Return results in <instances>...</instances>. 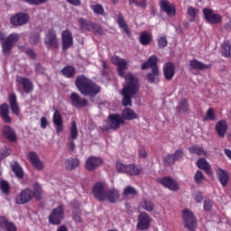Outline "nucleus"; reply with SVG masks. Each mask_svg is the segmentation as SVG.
I'll return each instance as SVG.
<instances>
[{"mask_svg":"<svg viewBox=\"0 0 231 231\" xmlns=\"http://www.w3.org/2000/svg\"><path fill=\"white\" fill-rule=\"evenodd\" d=\"M111 62L114 66L117 67V73L122 79H125V85L122 89V105L125 107L127 106H133V97L138 93L140 86L138 85V79L133 74L125 75V69H127V61L124 59H120L118 56H113L111 58Z\"/></svg>","mask_w":231,"mask_h":231,"instance_id":"1","label":"nucleus"},{"mask_svg":"<svg viewBox=\"0 0 231 231\" xmlns=\"http://www.w3.org/2000/svg\"><path fill=\"white\" fill-rule=\"evenodd\" d=\"M42 186L36 182L32 185V190L30 188H25L20 191L15 197L16 205H26L30 203L33 198L36 201H41L42 199Z\"/></svg>","mask_w":231,"mask_h":231,"instance_id":"2","label":"nucleus"},{"mask_svg":"<svg viewBox=\"0 0 231 231\" xmlns=\"http://www.w3.org/2000/svg\"><path fill=\"white\" fill-rule=\"evenodd\" d=\"M75 85L85 97H97L100 93V87L84 75L76 78Z\"/></svg>","mask_w":231,"mask_h":231,"instance_id":"3","label":"nucleus"},{"mask_svg":"<svg viewBox=\"0 0 231 231\" xmlns=\"http://www.w3.org/2000/svg\"><path fill=\"white\" fill-rule=\"evenodd\" d=\"M182 219L184 226L187 228V230L196 231V228H198V219L196 218V216H194V212L189 208L183 209Z\"/></svg>","mask_w":231,"mask_h":231,"instance_id":"4","label":"nucleus"},{"mask_svg":"<svg viewBox=\"0 0 231 231\" xmlns=\"http://www.w3.org/2000/svg\"><path fill=\"white\" fill-rule=\"evenodd\" d=\"M65 210H66V207L62 204L53 208L51 214L49 215L50 225H54V226L60 225L64 219Z\"/></svg>","mask_w":231,"mask_h":231,"instance_id":"5","label":"nucleus"},{"mask_svg":"<svg viewBox=\"0 0 231 231\" xmlns=\"http://www.w3.org/2000/svg\"><path fill=\"white\" fill-rule=\"evenodd\" d=\"M44 44L48 50H59V38L55 29H50L45 35Z\"/></svg>","mask_w":231,"mask_h":231,"instance_id":"6","label":"nucleus"},{"mask_svg":"<svg viewBox=\"0 0 231 231\" xmlns=\"http://www.w3.org/2000/svg\"><path fill=\"white\" fill-rule=\"evenodd\" d=\"M152 223V217H151L147 212H141L137 217L136 228L140 231L149 230Z\"/></svg>","mask_w":231,"mask_h":231,"instance_id":"7","label":"nucleus"},{"mask_svg":"<svg viewBox=\"0 0 231 231\" xmlns=\"http://www.w3.org/2000/svg\"><path fill=\"white\" fill-rule=\"evenodd\" d=\"M19 41V34L17 33H11L5 40L2 42V50L4 55H8L10 51H12L15 42Z\"/></svg>","mask_w":231,"mask_h":231,"instance_id":"8","label":"nucleus"},{"mask_svg":"<svg viewBox=\"0 0 231 231\" xmlns=\"http://www.w3.org/2000/svg\"><path fill=\"white\" fill-rule=\"evenodd\" d=\"M202 14L210 24H219L223 21L221 14L214 13V10L210 8H204Z\"/></svg>","mask_w":231,"mask_h":231,"instance_id":"9","label":"nucleus"},{"mask_svg":"<svg viewBox=\"0 0 231 231\" xmlns=\"http://www.w3.org/2000/svg\"><path fill=\"white\" fill-rule=\"evenodd\" d=\"M108 122L109 129H113L114 131L120 129L121 125H125V121H124L120 114H110L108 116Z\"/></svg>","mask_w":231,"mask_h":231,"instance_id":"10","label":"nucleus"},{"mask_svg":"<svg viewBox=\"0 0 231 231\" xmlns=\"http://www.w3.org/2000/svg\"><path fill=\"white\" fill-rule=\"evenodd\" d=\"M104 161L100 157L90 156L87 159L85 162V169L88 171V172H93V171H97L98 167H101Z\"/></svg>","mask_w":231,"mask_h":231,"instance_id":"11","label":"nucleus"},{"mask_svg":"<svg viewBox=\"0 0 231 231\" xmlns=\"http://www.w3.org/2000/svg\"><path fill=\"white\" fill-rule=\"evenodd\" d=\"M92 193L94 198H96L97 201L106 200V185L102 182H97L93 186Z\"/></svg>","mask_w":231,"mask_h":231,"instance_id":"12","label":"nucleus"},{"mask_svg":"<svg viewBox=\"0 0 231 231\" xmlns=\"http://www.w3.org/2000/svg\"><path fill=\"white\" fill-rule=\"evenodd\" d=\"M27 158L36 171H44V162L41 160V158H39L37 152H29Z\"/></svg>","mask_w":231,"mask_h":231,"instance_id":"13","label":"nucleus"},{"mask_svg":"<svg viewBox=\"0 0 231 231\" xmlns=\"http://www.w3.org/2000/svg\"><path fill=\"white\" fill-rule=\"evenodd\" d=\"M29 21L30 15L26 13H17L11 17V23H13L14 26H23V24H27Z\"/></svg>","mask_w":231,"mask_h":231,"instance_id":"14","label":"nucleus"},{"mask_svg":"<svg viewBox=\"0 0 231 231\" xmlns=\"http://www.w3.org/2000/svg\"><path fill=\"white\" fill-rule=\"evenodd\" d=\"M69 98L73 107L80 109V107H86L88 106V99L80 97V96L76 92H72L69 96Z\"/></svg>","mask_w":231,"mask_h":231,"instance_id":"15","label":"nucleus"},{"mask_svg":"<svg viewBox=\"0 0 231 231\" xmlns=\"http://www.w3.org/2000/svg\"><path fill=\"white\" fill-rule=\"evenodd\" d=\"M52 122L55 126V131L57 134H60V133L64 131V124L62 121V116L60 115V111H59V109H56L54 111Z\"/></svg>","mask_w":231,"mask_h":231,"instance_id":"16","label":"nucleus"},{"mask_svg":"<svg viewBox=\"0 0 231 231\" xmlns=\"http://www.w3.org/2000/svg\"><path fill=\"white\" fill-rule=\"evenodd\" d=\"M62 50L66 51L69 48L73 46V34L69 30H65L61 33Z\"/></svg>","mask_w":231,"mask_h":231,"instance_id":"17","label":"nucleus"},{"mask_svg":"<svg viewBox=\"0 0 231 231\" xmlns=\"http://www.w3.org/2000/svg\"><path fill=\"white\" fill-rule=\"evenodd\" d=\"M160 6L161 10L165 12L168 17H174L176 15V6L171 5L169 0H161Z\"/></svg>","mask_w":231,"mask_h":231,"instance_id":"18","label":"nucleus"},{"mask_svg":"<svg viewBox=\"0 0 231 231\" xmlns=\"http://www.w3.org/2000/svg\"><path fill=\"white\" fill-rule=\"evenodd\" d=\"M163 75L166 80H172L176 75V66L172 62H167L162 67Z\"/></svg>","mask_w":231,"mask_h":231,"instance_id":"19","label":"nucleus"},{"mask_svg":"<svg viewBox=\"0 0 231 231\" xmlns=\"http://www.w3.org/2000/svg\"><path fill=\"white\" fill-rule=\"evenodd\" d=\"M215 131L219 138H225L226 131H228V123H226V120L221 119L217 122Z\"/></svg>","mask_w":231,"mask_h":231,"instance_id":"20","label":"nucleus"},{"mask_svg":"<svg viewBox=\"0 0 231 231\" xmlns=\"http://www.w3.org/2000/svg\"><path fill=\"white\" fill-rule=\"evenodd\" d=\"M0 230L17 231V226L14 222L9 221L6 217L0 216Z\"/></svg>","mask_w":231,"mask_h":231,"instance_id":"21","label":"nucleus"},{"mask_svg":"<svg viewBox=\"0 0 231 231\" xmlns=\"http://www.w3.org/2000/svg\"><path fill=\"white\" fill-rule=\"evenodd\" d=\"M2 134L8 142H17V134L10 125L2 127Z\"/></svg>","mask_w":231,"mask_h":231,"instance_id":"22","label":"nucleus"},{"mask_svg":"<svg viewBox=\"0 0 231 231\" xmlns=\"http://www.w3.org/2000/svg\"><path fill=\"white\" fill-rule=\"evenodd\" d=\"M159 183H161V185H163V187L169 189L170 190H178V189H180L178 183L175 182V180L171 177H164L159 179Z\"/></svg>","mask_w":231,"mask_h":231,"instance_id":"23","label":"nucleus"},{"mask_svg":"<svg viewBox=\"0 0 231 231\" xmlns=\"http://www.w3.org/2000/svg\"><path fill=\"white\" fill-rule=\"evenodd\" d=\"M158 69V57L156 55H152L148 60L142 64L141 69L145 70V69Z\"/></svg>","mask_w":231,"mask_h":231,"instance_id":"24","label":"nucleus"},{"mask_svg":"<svg viewBox=\"0 0 231 231\" xmlns=\"http://www.w3.org/2000/svg\"><path fill=\"white\" fill-rule=\"evenodd\" d=\"M17 82L23 86L24 93H32L33 91V82L30 79L20 77Z\"/></svg>","mask_w":231,"mask_h":231,"instance_id":"25","label":"nucleus"},{"mask_svg":"<svg viewBox=\"0 0 231 231\" xmlns=\"http://www.w3.org/2000/svg\"><path fill=\"white\" fill-rule=\"evenodd\" d=\"M121 118H123L124 122H125V120H136L139 118V116L134 110L130 107H125L121 113Z\"/></svg>","mask_w":231,"mask_h":231,"instance_id":"26","label":"nucleus"},{"mask_svg":"<svg viewBox=\"0 0 231 231\" xmlns=\"http://www.w3.org/2000/svg\"><path fill=\"white\" fill-rule=\"evenodd\" d=\"M9 104L14 115L19 116V113H21V108L19 107V104H17V96L15 93L9 95Z\"/></svg>","mask_w":231,"mask_h":231,"instance_id":"27","label":"nucleus"},{"mask_svg":"<svg viewBox=\"0 0 231 231\" xmlns=\"http://www.w3.org/2000/svg\"><path fill=\"white\" fill-rule=\"evenodd\" d=\"M9 113L8 104H2L0 106V116L5 124H12V117H10Z\"/></svg>","mask_w":231,"mask_h":231,"instance_id":"28","label":"nucleus"},{"mask_svg":"<svg viewBox=\"0 0 231 231\" xmlns=\"http://www.w3.org/2000/svg\"><path fill=\"white\" fill-rule=\"evenodd\" d=\"M217 176L218 178V180L220 182V184L222 185V187H226V185H228V180H230V176L228 175V171L218 168L217 170Z\"/></svg>","mask_w":231,"mask_h":231,"instance_id":"29","label":"nucleus"},{"mask_svg":"<svg viewBox=\"0 0 231 231\" xmlns=\"http://www.w3.org/2000/svg\"><path fill=\"white\" fill-rule=\"evenodd\" d=\"M189 66L191 69H197L199 71H203V69H210L212 64H205L198 60H191L189 61Z\"/></svg>","mask_w":231,"mask_h":231,"instance_id":"30","label":"nucleus"},{"mask_svg":"<svg viewBox=\"0 0 231 231\" xmlns=\"http://www.w3.org/2000/svg\"><path fill=\"white\" fill-rule=\"evenodd\" d=\"M78 23L79 24L80 32H91V28L93 27V23L95 22L88 20L86 18H79Z\"/></svg>","mask_w":231,"mask_h":231,"instance_id":"31","label":"nucleus"},{"mask_svg":"<svg viewBox=\"0 0 231 231\" xmlns=\"http://www.w3.org/2000/svg\"><path fill=\"white\" fill-rule=\"evenodd\" d=\"M197 167L199 169H201L202 171H205L206 174H208V176H211L212 169L210 168V164L208 163V162H207V159L199 158L197 161Z\"/></svg>","mask_w":231,"mask_h":231,"instance_id":"32","label":"nucleus"},{"mask_svg":"<svg viewBox=\"0 0 231 231\" xmlns=\"http://www.w3.org/2000/svg\"><path fill=\"white\" fill-rule=\"evenodd\" d=\"M117 24L119 28L128 35V37H131V30L129 29V25H127V23L125 22V19H124V15L122 14H119L117 16Z\"/></svg>","mask_w":231,"mask_h":231,"instance_id":"33","label":"nucleus"},{"mask_svg":"<svg viewBox=\"0 0 231 231\" xmlns=\"http://www.w3.org/2000/svg\"><path fill=\"white\" fill-rule=\"evenodd\" d=\"M60 73L63 77H66V79H73L75 73H77V69L71 65H67L60 70Z\"/></svg>","mask_w":231,"mask_h":231,"instance_id":"34","label":"nucleus"},{"mask_svg":"<svg viewBox=\"0 0 231 231\" xmlns=\"http://www.w3.org/2000/svg\"><path fill=\"white\" fill-rule=\"evenodd\" d=\"M139 208H143L146 212H152L154 210V202L149 199H144L139 203Z\"/></svg>","mask_w":231,"mask_h":231,"instance_id":"35","label":"nucleus"},{"mask_svg":"<svg viewBox=\"0 0 231 231\" xmlns=\"http://www.w3.org/2000/svg\"><path fill=\"white\" fill-rule=\"evenodd\" d=\"M11 169L15 174L16 178H19V180H23V178H24V171H23V167H21V164H19V162H14V163H12Z\"/></svg>","mask_w":231,"mask_h":231,"instance_id":"36","label":"nucleus"},{"mask_svg":"<svg viewBox=\"0 0 231 231\" xmlns=\"http://www.w3.org/2000/svg\"><path fill=\"white\" fill-rule=\"evenodd\" d=\"M139 42L143 46H149V44H151L152 42V34L147 32H141Z\"/></svg>","mask_w":231,"mask_h":231,"instance_id":"37","label":"nucleus"},{"mask_svg":"<svg viewBox=\"0 0 231 231\" xmlns=\"http://www.w3.org/2000/svg\"><path fill=\"white\" fill-rule=\"evenodd\" d=\"M143 171V169L136 164H128V171L126 174L128 176H140Z\"/></svg>","mask_w":231,"mask_h":231,"instance_id":"38","label":"nucleus"},{"mask_svg":"<svg viewBox=\"0 0 231 231\" xmlns=\"http://www.w3.org/2000/svg\"><path fill=\"white\" fill-rule=\"evenodd\" d=\"M190 154H197V156H207V151L203 146L192 145L189 148Z\"/></svg>","mask_w":231,"mask_h":231,"instance_id":"39","label":"nucleus"},{"mask_svg":"<svg viewBox=\"0 0 231 231\" xmlns=\"http://www.w3.org/2000/svg\"><path fill=\"white\" fill-rule=\"evenodd\" d=\"M79 165H80V160L77 158L68 159L66 162V169L68 171H75Z\"/></svg>","mask_w":231,"mask_h":231,"instance_id":"40","label":"nucleus"},{"mask_svg":"<svg viewBox=\"0 0 231 231\" xmlns=\"http://www.w3.org/2000/svg\"><path fill=\"white\" fill-rule=\"evenodd\" d=\"M108 201L110 203H116V199H118V198H120V194L118 193V190L116 189H109L106 192V197Z\"/></svg>","mask_w":231,"mask_h":231,"instance_id":"41","label":"nucleus"},{"mask_svg":"<svg viewBox=\"0 0 231 231\" xmlns=\"http://www.w3.org/2000/svg\"><path fill=\"white\" fill-rule=\"evenodd\" d=\"M41 42V32H32L29 37V43L32 46H37Z\"/></svg>","mask_w":231,"mask_h":231,"instance_id":"42","label":"nucleus"},{"mask_svg":"<svg viewBox=\"0 0 231 231\" xmlns=\"http://www.w3.org/2000/svg\"><path fill=\"white\" fill-rule=\"evenodd\" d=\"M0 190L5 196H10V183L7 180H0Z\"/></svg>","mask_w":231,"mask_h":231,"instance_id":"43","label":"nucleus"},{"mask_svg":"<svg viewBox=\"0 0 231 231\" xmlns=\"http://www.w3.org/2000/svg\"><path fill=\"white\" fill-rule=\"evenodd\" d=\"M159 76H160V69H152V72L146 75V78L148 82H150L151 84H154V82H156V78Z\"/></svg>","mask_w":231,"mask_h":231,"instance_id":"44","label":"nucleus"},{"mask_svg":"<svg viewBox=\"0 0 231 231\" xmlns=\"http://www.w3.org/2000/svg\"><path fill=\"white\" fill-rule=\"evenodd\" d=\"M91 10L96 15H106V11L104 10V6L100 4H96L93 5H90Z\"/></svg>","mask_w":231,"mask_h":231,"instance_id":"45","label":"nucleus"},{"mask_svg":"<svg viewBox=\"0 0 231 231\" xmlns=\"http://www.w3.org/2000/svg\"><path fill=\"white\" fill-rule=\"evenodd\" d=\"M180 113H187L189 111V99L182 97L179 102Z\"/></svg>","mask_w":231,"mask_h":231,"instance_id":"46","label":"nucleus"},{"mask_svg":"<svg viewBox=\"0 0 231 231\" xmlns=\"http://www.w3.org/2000/svg\"><path fill=\"white\" fill-rule=\"evenodd\" d=\"M231 45L230 42H224L222 44V56L228 59L230 57L231 53Z\"/></svg>","mask_w":231,"mask_h":231,"instance_id":"47","label":"nucleus"},{"mask_svg":"<svg viewBox=\"0 0 231 231\" xmlns=\"http://www.w3.org/2000/svg\"><path fill=\"white\" fill-rule=\"evenodd\" d=\"M70 138L71 140H77L79 138V129L77 128V122L75 121L71 123Z\"/></svg>","mask_w":231,"mask_h":231,"instance_id":"48","label":"nucleus"},{"mask_svg":"<svg viewBox=\"0 0 231 231\" xmlns=\"http://www.w3.org/2000/svg\"><path fill=\"white\" fill-rule=\"evenodd\" d=\"M123 196L127 197V196H138V191L133 186H127L125 188Z\"/></svg>","mask_w":231,"mask_h":231,"instance_id":"49","label":"nucleus"},{"mask_svg":"<svg viewBox=\"0 0 231 231\" xmlns=\"http://www.w3.org/2000/svg\"><path fill=\"white\" fill-rule=\"evenodd\" d=\"M94 35H104V29H102V26L100 24L94 22L92 24V28L90 30Z\"/></svg>","mask_w":231,"mask_h":231,"instance_id":"50","label":"nucleus"},{"mask_svg":"<svg viewBox=\"0 0 231 231\" xmlns=\"http://www.w3.org/2000/svg\"><path fill=\"white\" fill-rule=\"evenodd\" d=\"M129 164H124L122 162L118 161L116 163V169L118 172H123L124 174H127Z\"/></svg>","mask_w":231,"mask_h":231,"instance_id":"51","label":"nucleus"},{"mask_svg":"<svg viewBox=\"0 0 231 231\" xmlns=\"http://www.w3.org/2000/svg\"><path fill=\"white\" fill-rule=\"evenodd\" d=\"M158 46L161 50H163V48H167V44L169 42H167V36L165 35H161L157 39Z\"/></svg>","mask_w":231,"mask_h":231,"instance_id":"52","label":"nucleus"},{"mask_svg":"<svg viewBox=\"0 0 231 231\" xmlns=\"http://www.w3.org/2000/svg\"><path fill=\"white\" fill-rule=\"evenodd\" d=\"M214 207V200L205 199L203 204V208L205 212H210Z\"/></svg>","mask_w":231,"mask_h":231,"instance_id":"53","label":"nucleus"},{"mask_svg":"<svg viewBox=\"0 0 231 231\" xmlns=\"http://www.w3.org/2000/svg\"><path fill=\"white\" fill-rule=\"evenodd\" d=\"M205 180V175H203V172L201 171H197L194 176V180L197 182L199 185L201 184V181Z\"/></svg>","mask_w":231,"mask_h":231,"instance_id":"54","label":"nucleus"},{"mask_svg":"<svg viewBox=\"0 0 231 231\" xmlns=\"http://www.w3.org/2000/svg\"><path fill=\"white\" fill-rule=\"evenodd\" d=\"M28 5L32 6H39V5H44L48 0H23Z\"/></svg>","mask_w":231,"mask_h":231,"instance_id":"55","label":"nucleus"},{"mask_svg":"<svg viewBox=\"0 0 231 231\" xmlns=\"http://www.w3.org/2000/svg\"><path fill=\"white\" fill-rule=\"evenodd\" d=\"M205 120H211V121L216 120V113H214V108H209L207 111Z\"/></svg>","mask_w":231,"mask_h":231,"instance_id":"56","label":"nucleus"},{"mask_svg":"<svg viewBox=\"0 0 231 231\" xmlns=\"http://www.w3.org/2000/svg\"><path fill=\"white\" fill-rule=\"evenodd\" d=\"M164 163H167V165H174L176 163V159H174L173 154H168L164 157Z\"/></svg>","mask_w":231,"mask_h":231,"instance_id":"57","label":"nucleus"},{"mask_svg":"<svg viewBox=\"0 0 231 231\" xmlns=\"http://www.w3.org/2000/svg\"><path fill=\"white\" fill-rule=\"evenodd\" d=\"M188 15L190 17L189 21L194 23L196 21V9L192 6L188 7Z\"/></svg>","mask_w":231,"mask_h":231,"instance_id":"58","label":"nucleus"},{"mask_svg":"<svg viewBox=\"0 0 231 231\" xmlns=\"http://www.w3.org/2000/svg\"><path fill=\"white\" fill-rule=\"evenodd\" d=\"M24 53L27 54L28 57L32 60H35V59H37V53H35V51H33V49H26L24 51Z\"/></svg>","mask_w":231,"mask_h":231,"instance_id":"59","label":"nucleus"},{"mask_svg":"<svg viewBox=\"0 0 231 231\" xmlns=\"http://www.w3.org/2000/svg\"><path fill=\"white\" fill-rule=\"evenodd\" d=\"M173 158L175 159V162H180V160H181V158H183V149H178L173 153Z\"/></svg>","mask_w":231,"mask_h":231,"instance_id":"60","label":"nucleus"},{"mask_svg":"<svg viewBox=\"0 0 231 231\" xmlns=\"http://www.w3.org/2000/svg\"><path fill=\"white\" fill-rule=\"evenodd\" d=\"M72 217L76 223H80L81 217H80V210L72 211Z\"/></svg>","mask_w":231,"mask_h":231,"instance_id":"61","label":"nucleus"},{"mask_svg":"<svg viewBox=\"0 0 231 231\" xmlns=\"http://www.w3.org/2000/svg\"><path fill=\"white\" fill-rule=\"evenodd\" d=\"M194 199L196 203H201L203 201V193L201 191H199L195 194Z\"/></svg>","mask_w":231,"mask_h":231,"instance_id":"62","label":"nucleus"},{"mask_svg":"<svg viewBox=\"0 0 231 231\" xmlns=\"http://www.w3.org/2000/svg\"><path fill=\"white\" fill-rule=\"evenodd\" d=\"M70 205L72 208H74L75 212H77V210H80V203H79V201H77L76 199L72 200L70 202Z\"/></svg>","mask_w":231,"mask_h":231,"instance_id":"63","label":"nucleus"},{"mask_svg":"<svg viewBox=\"0 0 231 231\" xmlns=\"http://www.w3.org/2000/svg\"><path fill=\"white\" fill-rule=\"evenodd\" d=\"M139 156L140 158H143V159L147 158V151H145V148H141L139 150Z\"/></svg>","mask_w":231,"mask_h":231,"instance_id":"64","label":"nucleus"}]
</instances>
